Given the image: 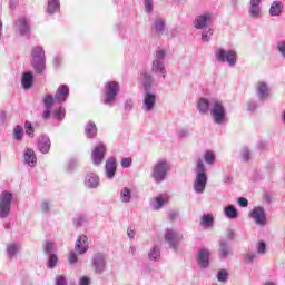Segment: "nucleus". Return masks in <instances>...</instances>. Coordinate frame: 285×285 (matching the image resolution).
<instances>
[{"label": "nucleus", "instance_id": "1", "mask_svg": "<svg viewBox=\"0 0 285 285\" xmlns=\"http://www.w3.org/2000/svg\"><path fill=\"white\" fill-rule=\"evenodd\" d=\"M196 178L194 181V190L197 195L204 194L206 190V184H208V175L206 174V166L204 160L198 158L195 167Z\"/></svg>", "mask_w": 285, "mask_h": 285}, {"label": "nucleus", "instance_id": "2", "mask_svg": "<svg viewBox=\"0 0 285 285\" xmlns=\"http://www.w3.org/2000/svg\"><path fill=\"white\" fill-rule=\"evenodd\" d=\"M168 173H170V161L166 158L158 159L151 168V177L156 184L166 181Z\"/></svg>", "mask_w": 285, "mask_h": 285}, {"label": "nucleus", "instance_id": "3", "mask_svg": "<svg viewBox=\"0 0 285 285\" xmlns=\"http://www.w3.org/2000/svg\"><path fill=\"white\" fill-rule=\"evenodd\" d=\"M31 66L36 75L46 72V50L41 46L31 49Z\"/></svg>", "mask_w": 285, "mask_h": 285}, {"label": "nucleus", "instance_id": "4", "mask_svg": "<svg viewBox=\"0 0 285 285\" xmlns=\"http://www.w3.org/2000/svg\"><path fill=\"white\" fill-rule=\"evenodd\" d=\"M212 120L217 126H224L225 121H228L226 117V107L224 102L217 98H212V108L209 110Z\"/></svg>", "mask_w": 285, "mask_h": 285}, {"label": "nucleus", "instance_id": "5", "mask_svg": "<svg viewBox=\"0 0 285 285\" xmlns=\"http://www.w3.org/2000/svg\"><path fill=\"white\" fill-rule=\"evenodd\" d=\"M166 50L158 49L155 52L154 60L151 62V72L155 75H161L163 79H166L168 72L166 71Z\"/></svg>", "mask_w": 285, "mask_h": 285}, {"label": "nucleus", "instance_id": "6", "mask_svg": "<svg viewBox=\"0 0 285 285\" xmlns=\"http://www.w3.org/2000/svg\"><path fill=\"white\" fill-rule=\"evenodd\" d=\"M215 57L219 63H228L230 68L237 66V52L233 49L218 48L215 50Z\"/></svg>", "mask_w": 285, "mask_h": 285}, {"label": "nucleus", "instance_id": "7", "mask_svg": "<svg viewBox=\"0 0 285 285\" xmlns=\"http://www.w3.org/2000/svg\"><path fill=\"white\" fill-rule=\"evenodd\" d=\"M120 85L117 81H109L105 85V99L102 102L105 106L112 108L115 101L117 100V95H119Z\"/></svg>", "mask_w": 285, "mask_h": 285}, {"label": "nucleus", "instance_id": "8", "mask_svg": "<svg viewBox=\"0 0 285 285\" xmlns=\"http://www.w3.org/2000/svg\"><path fill=\"white\" fill-rule=\"evenodd\" d=\"M12 193L4 190L0 194V219H6L10 215V208H12Z\"/></svg>", "mask_w": 285, "mask_h": 285}, {"label": "nucleus", "instance_id": "9", "mask_svg": "<svg viewBox=\"0 0 285 285\" xmlns=\"http://www.w3.org/2000/svg\"><path fill=\"white\" fill-rule=\"evenodd\" d=\"M255 95L261 104H264L271 99V87L268 83L261 81L255 87Z\"/></svg>", "mask_w": 285, "mask_h": 285}, {"label": "nucleus", "instance_id": "10", "mask_svg": "<svg viewBox=\"0 0 285 285\" xmlns=\"http://www.w3.org/2000/svg\"><path fill=\"white\" fill-rule=\"evenodd\" d=\"M213 23V12L206 11L197 16L194 20V28L196 30H204Z\"/></svg>", "mask_w": 285, "mask_h": 285}, {"label": "nucleus", "instance_id": "11", "mask_svg": "<svg viewBox=\"0 0 285 285\" xmlns=\"http://www.w3.org/2000/svg\"><path fill=\"white\" fill-rule=\"evenodd\" d=\"M249 217L255 222L256 226H264L267 222L266 209L262 206L254 207L249 213Z\"/></svg>", "mask_w": 285, "mask_h": 285}, {"label": "nucleus", "instance_id": "12", "mask_svg": "<svg viewBox=\"0 0 285 285\" xmlns=\"http://www.w3.org/2000/svg\"><path fill=\"white\" fill-rule=\"evenodd\" d=\"M106 256L101 253H96L91 257V266L97 275H101L106 271Z\"/></svg>", "mask_w": 285, "mask_h": 285}, {"label": "nucleus", "instance_id": "13", "mask_svg": "<svg viewBox=\"0 0 285 285\" xmlns=\"http://www.w3.org/2000/svg\"><path fill=\"white\" fill-rule=\"evenodd\" d=\"M106 158V145L99 142L95 146L94 150L91 151V159L95 166H101L104 159Z\"/></svg>", "mask_w": 285, "mask_h": 285}, {"label": "nucleus", "instance_id": "14", "mask_svg": "<svg viewBox=\"0 0 285 285\" xmlns=\"http://www.w3.org/2000/svg\"><path fill=\"white\" fill-rule=\"evenodd\" d=\"M13 28L21 37H28V35H30V20L26 17H20L14 22Z\"/></svg>", "mask_w": 285, "mask_h": 285}, {"label": "nucleus", "instance_id": "15", "mask_svg": "<svg viewBox=\"0 0 285 285\" xmlns=\"http://www.w3.org/2000/svg\"><path fill=\"white\" fill-rule=\"evenodd\" d=\"M156 104H157V95L150 91H145V96L142 99V110L145 112H153V110H155Z\"/></svg>", "mask_w": 285, "mask_h": 285}, {"label": "nucleus", "instance_id": "16", "mask_svg": "<svg viewBox=\"0 0 285 285\" xmlns=\"http://www.w3.org/2000/svg\"><path fill=\"white\" fill-rule=\"evenodd\" d=\"M165 242H167L168 246L171 247L173 250H177L179 242H181V235L177 234L173 229H167L165 233Z\"/></svg>", "mask_w": 285, "mask_h": 285}, {"label": "nucleus", "instance_id": "17", "mask_svg": "<svg viewBox=\"0 0 285 285\" xmlns=\"http://www.w3.org/2000/svg\"><path fill=\"white\" fill-rule=\"evenodd\" d=\"M117 175V158L109 157L105 163V177L107 179H115Z\"/></svg>", "mask_w": 285, "mask_h": 285}, {"label": "nucleus", "instance_id": "18", "mask_svg": "<svg viewBox=\"0 0 285 285\" xmlns=\"http://www.w3.org/2000/svg\"><path fill=\"white\" fill-rule=\"evenodd\" d=\"M197 262L199 268H208L210 266V250L206 247L200 248L198 250Z\"/></svg>", "mask_w": 285, "mask_h": 285}, {"label": "nucleus", "instance_id": "19", "mask_svg": "<svg viewBox=\"0 0 285 285\" xmlns=\"http://www.w3.org/2000/svg\"><path fill=\"white\" fill-rule=\"evenodd\" d=\"M88 236L80 235L75 245V250L78 253V255H86L88 253Z\"/></svg>", "mask_w": 285, "mask_h": 285}, {"label": "nucleus", "instance_id": "20", "mask_svg": "<svg viewBox=\"0 0 285 285\" xmlns=\"http://www.w3.org/2000/svg\"><path fill=\"white\" fill-rule=\"evenodd\" d=\"M69 95H70V87H68V85H61L58 87L55 94V101L57 104H63L66 102V99H68Z\"/></svg>", "mask_w": 285, "mask_h": 285}, {"label": "nucleus", "instance_id": "21", "mask_svg": "<svg viewBox=\"0 0 285 285\" xmlns=\"http://www.w3.org/2000/svg\"><path fill=\"white\" fill-rule=\"evenodd\" d=\"M218 255L220 259H228V257H233V247H230V244H228L226 239H222L219 242Z\"/></svg>", "mask_w": 285, "mask_h": 285}, {"label": "nucleus", "instance_id": "22", "mask_svg": "<svg viewBox=\"0 0 285 285\" xmlns=\"http://www.w3.org/2000/svg\"><path fill=\"white\" fill-rule=\"evenodd\" d=\"M100 179L99 175L95 173H89L85 177V186L89 189L99 188Z\"/></svg>", "mask_w": 285, "mask_h": 285}, {"label": "nucleus", "instance_id": "23", "mask_svg": "<svg viewBox=\"0 0 285 285\" xmlns=\"http://www.w3.org/2000/svg\"><path fill=\"white\" fill-rule=\"evenodd\" d=\"M50 137L46 135L40 136V138L38 139V150H40L42 155H48V153H50Z\"/></svg>", "mask_w": 285, "mask_h": 285}, {"label": "nucleus", "instance_id": "24", "mask_svg": "<svg viewBox=\"0 0 285 285\" xmlns=\"http://www.w3.org/2000/svg\"><path fill=\"white\" fill-rule=\"evenodd\" d=\"M197 108L200 115H206V112H208V110L210 111V108H213V98H210L209 100L207 98L198 99Z\"/></svg>", "mask_w": 285, "mask_h": 285}, {"label": "nucleus", "instance_id": "25", "mask_svg": "<svg viewBox=\"0 0 285 285\" xmlns=\"http://www.w3.org/2000/svg\"><path fill=\"white\" fill-rule=\"evenodd\" d=\"M32 83H35V75L31 71H24L21 78V86L23 90H30L32 88Z\"/></svg>", "mask_w": 285, "mask_h": 285}, {"label": "nucleus", "instance_id": "26", "mask_svg": "<svg viewBox=\"0 0 285 285\" xmlns=\"http://www.w3.org/2000/svg\"><path fill=\"white\" fill-rule=\"evenodd\" d=\"M151 30L156 35H164V30H166V20H164V18L157 17L154 20V23L151 26Z\"/></svg>", "mask_w": 285, "mask_h": 285}, {"label": "nucleus", "instance_id": "27", "mask_svg": "<svg viewBox=\"0 0 285 285\" xmlns=\"http://www.w3.org/2000/svg\"><path fill=\"white\" fill-rule=\"evenodd\" d=\"M24 161L27 166L30 168H35L37 166V155H35V150L28 148L24 153Z\"/></svg>", "mask_w": 285, "mask_h": 285}, {"label": "nucleus", "instance_id": "28", "mask_svg": "<svg viewBox=\"0 0 285 285\" xmlns=\"http://www.w3.org/2000/svg\"><path fill=\"white\" fill-rule=\"evenodd\" d=\"M284 12V3L282 1H274L269 7V14L272 17H279Z\"/></svg>", "mask_w": 285, "mask_h": 285}, {"label": "nucleus", "instance_id": "29", "mask_svg": "<svg viewBox=\"0 0 285 285\" xmlns=\"http://www.w3.org/2000/svg\"><path fill=\"white\" fill-rule=\"evenodd\" d=\"M61 10V2L59 0H48L46 12L47 14H55Z\"/></svg>", "mask_w": 285, "mask_h": 285}, {"label": "nucleus", "instance_id": "30", "mask_svg": "<svg viewBox=\"0 0 285 285\" xmlns=\"http://www.w3.org/2000/svg\"><path fill=\"white\" fill-rule=\"evenodd\" d=\"M21 250V245L17 243H11L7 245V255L9 259H14L17 257V254Z\"/></svg>", "mask_w": 285, "mask_h": 285}, {"label": "nucleus", "instance_id": "31", "mask_svg": "<svg viewBox=\"0 0 285 285\" xmlns=\"http://www.w3.org/2000/svg\"><path fill=\"white\" fill-rule=\"evenodd\" d=\"M213 224H215V217L213 214H204L200 218V226L203 228H212Z\"/></svg>", "mask_w": 285, "mask_h": 285}, {"label": "nucleus", "instance_id": "32", "mask_svg": "<svg viewBox=\"0 0 285 285\" xmlns=\"http://www.w3.org/2000/svg\"><path fill=\"white\" fill-rule=\"evenodd\" d=\"M224 215L228 219H237L239 217V212L233 205H228L224 207Z\"/></svg>", "mask_w": 285, "mask_h": 285}, {"label": "nucleus", "instance_id": "33", "mask_svg": "<svg viewBox=\"0 0 285 285\" xmlns=\"http://www.w3.org/2000/svg\"><path fill=\"white\" fill-rule=\"evenodd\" d=\"M248 14L250 19H262V6L249 4Z\"/></svg>", "mask_w": 285, "mask_h": 285}, {"label": "nucleus", "instance_id": "34", "mask_svg": "<svg viewBox=\"0 0 285 285\" xmlns=\"http://www.w3.org/2000/svg\"><path fill=\"white\" fill-rule=\"evenodd\" d=\"M130 199H132V190L128 187H124L120 189V202L122 204H130Z\"/></svg>", "mask_w": 285, "mask_h": 285}, {"label": "nucleus", "instance_id": "35", "mask_svg": "<svg viewBox=\"0 0 285 285\" xmlns=\"http://www.w3.org/2000/svg\"><path fill=\"white\" fill-rule=\"evenodd\" d=\"M142 77V86L145 89V92H150L151 88H153V76H150V73H141Z\"/></svg>", "mask_w": 285, "mask_h": 285}, {"label": "nucleus", "instance_id": "36", "mask_svg": "<svg viewBox=\"0 0 285 285\" xmlns=\"http://www.w3.org/2000/svg\"><path fill=\"white\" fill-rule=\"evenodd\" d=\"M85 135L89 139H94V137H97V125L95 122H89L85 127Z\"/></svg>", "mask_w": 285, "mask_h": 285}, {"label": "nucleus", "instance_id": "37", "mask_svg": "<svg viewBox=\"0 0 285 285\" xmlns=\"http://www.w3.org/2000/svg\"><path fill=\"white\" fill-rule=\"evenodd\" d=\"M160 258H161V250H159L158 246H154L148 253V259L150 262H159Z\"/></svg>", "mask_w": 285, "mask_h": 285}, {"label": "nucleus", "instance_id": "38", "mask_svg": "<svg viewBox=\"0 0 285 285\" xmlns=\"http://www.w3.org/2000/svg\"><path fill=\"white\" fill-rule=\"evenodd\" d=\"M164 204H166V197H164V196L155 197V198L151 200V208H153L154 210H160V208L164 207Z\"/></svg>", "mask_w": 285, "mask_h": 285}, {"label": "nucleus", "instance_id": "39", "mask_svg": "<svg viewBox=\"0 0 285 285\" xmlns=\"http://www.w3.org/2000/svg\"><path fill=\"white\" fill-rule=\"evenodd\" d=\"M53 119L61 121V119L66 118V108L58 107L56 110L52 111Z\"/></svg>", "mask_w": 285, "mask_h": 285}, {"label": "nucleus", "instance_id": "40", "mask_svg": "<svg viewBox=\"0 0 285 285\" xmlns=\"http://www.w3.org/2000/svg\"><path fill=\"white\" fill-rule=\"evenodd\" d=\"M48 257L47 268L52 271L59 264V257H57V254H50Z\"/></svg>", "mask_w": 285, "mask_h": 285}, {"label": "nucleus", "instance_id": "41", "mask_svg": "<svg viewBox=\"0 0 285 285\" xmlns=\"http://www.w3.org/2000/svg\"><path fill=\"white\" fill-rule=\"evenodd\" d=\"M261 106L262 102H259V100L250 99L247 101V110L249 112H255Z\"/></svg>", "mask_w": 285, "mask_h": 285}, {"label": "nucleus", "instance_id": "42", "mask_svg": "<svg viewBox=\"0 0 285 285\" xmlns=\"http://www.w3.org/2000/svg\"><path fill=\"white\" fill-rule=\"evenodd\" d=\"M13 138L16 141H22L23 139V127L17 125L13 129Z\"/></svg>", "mask_w": 285, "mask_h": 285}, {"label": "nucleus", "instance_id": "43", "mask_svg": "<svg viewBox=\"0 0 285 285\" xmlns=\"http://www.w3.org/2000/svg\"><path fill=\"white\" fill-rule=\"evenodd\" d=\"M45 254L46 255H55V243L47 240L45 243V247H43Z\"/></svg>", "mask_w": 285, "mask_h": 285}, {"label": "nucleus", "instance_id": "44", "mask_svg": "<svg viewBox=\"0 0 285 285\" xmlns=\"http://www.w3.org/2000/svg\"><path fill=\"white\" fill-rule=\"evenodd\" d=\"M255 259H257V253H255V252H247L244 255L245 264H253V262H255Z\"/></svg>", "mask_w": 285, "mask_h": 285}, {"label": "nucleus", "instance_id": "45", "mask_svg": "<svg viewBox=\"0 0 285 285\" xmlns=\"http://www.w3.org/2000/svg\"><path fill=\"white\" fill-rule=\"evenodd\" d=\"M212 37H213V29L212 28L205 29L202 33V41H204L205 43H208Z\"/></svg>", "mask_w": 285, "mask_h": 285}, {"label": "nucleus", "instance_id": "46", "mask_svg": "<svg viewBox=\"0 0 285 285\" xmlns=\"http://www.w3.org/2000/svg\"><path fill=\"white\" fill-rule=\"evenodd\" d=\"M256 253L257 255H266V243L264 240L257 243Z\"/></svg>", "mask_w": 285, "mask_h": 285}, {"label": "nucleus", "instance_id": "47", "mask_svg": "<svg viewBox=\"0 0 285 285\" xmlns=\"http://www.w3.org/2000/svg\"><path fill=\"white\" fill-rule=\"evenodd\" d=\"M24 130L29 137H35V127H32V122L27 120L24 122Z\"/></svg>", "mask_w": 285, "mask_h": 285}, {"label": "nucleus", "instance_id": "48", "mask_svg": "<svg viewBox=\"0 0 285 285\" xmlns=\"http://www.w3.org/2000/svg\"><path fill=\"white\" fill-rule=\"evenodd\" d=\"M204 159L206 164L213 165L215 164V154L213 151H206L204 155Z\"/></svg>", "mask_w": 285, "mask_h": 285}, {"label": "nucleus", "instance_id": "49", "mask_svg": "<svg viewBox=\"0 0 285 285\" xmlns=\"http://www.w3.org/2000/svg\"><path fill=\"white\" fill-rule=\"evenodd\" d=\"M45 108H52L55 104V97L52 95H47L43 99Z\"/></svg>", "mask_w": 285, "mask_h": 285}, {"label": "nucleus", "instance_id": "50", "mask_svg": "<svg viewBox=\"0 0 285 285\" xmlns=\"http://www.w3.org/2000/svg\"><path fill=\"white\" fill-rule=\"evenodd\" d=\"M276 49L279 52L281 57L285 59V41L284 40L277 42Z\"/></svg>", "mask_w": 285, "mask_h": 285}, {"label": "nucleus", "instance_id": "51", "mask_svg": "<svg viewBox=\"0 0 285 285\" xmlns=\"http://www.w3.org/2000/svg\"><path fill=\"white\" fill-rule=\"evenodd\" d=\"M240 155L243 161H250V149L248 147H244Z\"/></svg>", "mask_w": 285, "mask_h": 285}, {"label": "nucleus", "instance_id": "52", "mask_svg": "<svg viewBox=\"0 0 285 285\" xmlns=\"http://www.w3.org/2000/svg\"><path fill=\"white\" fill-rule=\"evenodd\" d=\"M68 279L63 275H57L55 278V285H67Z\"/></svg>", "mask_w": 285, "mask_h": 285}, {"label": "nucleus", "instance_id": "53", "mask_svg": "<svg viewBox=\"0 0 285 285\" xmlns=\"http://www.w3.org/2000/svg\"><path fill=\"white\" fill-rule=\"evenodd\" d=\"M40 210H41V213H45V214L50 213V202L43 200V202L40 204Z\"/></svg>", "mask_w": 285, "mask_h": 285}, {"label": "nucleus", "instance_id": "54", "mask_svg": "<svg viewBox=\"0 0 285 285\" xmlns=\"http://www.w3.org/2000/svg\"><path fill=\"white\" fill-rule=\"evenodd\" d=\"M69 264H77L79 262V256H77L76 252H70L68 255Z\"/></svg>", "mask_w": 285, "mask_h": 285}, {"label": "nucleus", "instance_id": "55", "mask_svg": "<svg viewBox=\"0 0 285 285\" xmlns=\"http://www.w3.org/2000/svg\"><path fill=\"white\" fill-rule=\"evenodd\" d=\"M218 282H226L228 279V273L225 269H220L217 274Z\"/></svg>", "mask_w": 285, "mask_h": 285}, {"label": "nucleus", "instance_id": "56", "mask_svg": "<svg viewBox=\"0 0 285 285\" xmlns=\"http://www.w3.org/2000/svg\"><path fill=\"white\" fill-rule=\"evenodd\" d=\"M61 63H63V56L56 55L53 57V66H55V68H59V66H61Z\"/></svg>", "mask_w": 285, "mask_h": 285}, {"label": "nucleus", "instance_id": "57", "mask_svg": "<svg viewBox=\"0 0 285 285\" xmlns=\"http://www.w3.org/2000/svg\"><path fill=\"white\" fill-rule=\"evenodd\" d=\"M144 6L145 12H147V14H150V12H153V0H144Z\"/></svg>", "mask_w": 285, "mask_h": 285}, {"label": "nucleus", "instance_id": "58", "mask_svg": "<svg viewBox=\"0 0 285 285\" xmlns=\"http://www.w3.org/2000/svg\"><path fill=\"white\" fill-rule=\"evenodd\" d=\"M120 165L122 168H130L132 166V158H122Z\"/></svg>", "mask_w": 285, "mask_h": 285}, {"label": "nucleus", "instance_id": "59", "mask_svg": "<svg viewBox=\"0 0 285 285\" xmlns=\"http://www.w3.org/2000/svg\"><path fill=\"white\" fill-rule=\"evenodd\" d=\"M134 106H135V102L132 101V99H127L125 101L124 108L127 112H130V110H132Z\"/></svg>", "mask_w": 285, "mask_h": 285}, {"label": "nucleus", "instance_id": "60", "mask_svg": "<svg viewBox=\"0 0 285 285\" xmlns=\"http://www.w3.org/2000/svg\"><path fill=\"white\" fill-rule=\"evenodd\" d=\"M77 164H78L77 159L69 160L68 168H67L68 173H72V169L77 168Z\"/></svg>", "mask_w": 285, "mask_h": 285}, {"label": "nucleus", "instance_id": "61", "mask_svg": "<svg viewBox=\"0 0 285 285\" xmlns=\"http://www.w3.org/2000/svg\"><path fill=\"white\" fill-rule=\"evenodd\" d=\"M238 205H239L242 208H247V207H248V199H246V198H244V197L238 198Z\"/></svg>", "mask_w": 285, "mask_h": 285}, {"label": "nucleus", "instance_id": "62", "mask_svg": "<svg viewBox=\"0 0 285 285\" xmlns=\"http://www.w3.org/2000/svg\"><path fill=\"white\" fill-rule=\"evenodd\" d=\"M52 112V108L45 107V111L42 114V119H49Z\"/></svg>", "mask_w": 285, "mask_h": 285}, {"label": "nucleus", "instance_id": "63", "mask_svg": "<svg viewBox=\"0 0 285 285\" xmlns=\"http://www.w3.org/2000/svg\"><path fill=\"white\" fill-rule=\"evenodd\" d=\"M127 236L129 237V239H135V228L128 227L127 228Z\"/></svg>", "mask_w": 285, "mask_h": 285}, {"label": "nucleus", "instance_id": "64", "mask_svg": "<svg viewBox=\"0 0 285 285\" xmlns=\"http://www.w3.org/2000/svg\"><path fill=\"white\" fill-rule=\"evenodd\" d=\"M79 285H90V278H88L87 276H82L80 278Z\"/></svg>", "mask_w": 285, "mask_h": 285}]
</instances>
